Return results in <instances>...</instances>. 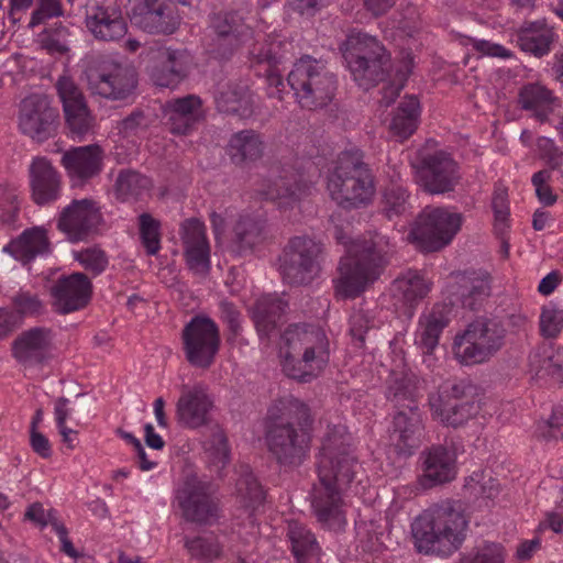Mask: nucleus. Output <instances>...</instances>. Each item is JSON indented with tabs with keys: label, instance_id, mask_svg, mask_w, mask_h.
I'll return each instance as SVG.
<instances>
[{
	"label": "nucleus",
	"instance_id": "obj_12",
	"mask_svg": "<svg viewBox=\"0 0 563 563\" xmlns=\"http://www.w3.org/2000/svg\"><path fill=\"white\" fill-rule=\"evenodd\" d=\"M181 344L186 361L194 367L207 369L220 350V329L210 317L197 314L183 328Z\"/></svg>",
	"mask_w": 563,
	"mask_h": 563
},
{
	"label": "nucleus",
	"instance_id": "obj_13",
	"mask_svg": "<svg viewBox=\"0 0 563 563\" xmlns=\"http://www.w3.org/2000/svg\"><path fill=\"white\" fill-rule=\"evenodd\" d=\"M463 217L441 207H426L415 221L410 236L427 252L446 246L462 225Z\"/></svg>",
	"mask_w": 563,
	"mask_h": 563
},
{
	"label": "nucleus",
	"instance_id": "obj_29",
	"mask_svg": "<svg viewBox=\"0 0 563 563\" xmlns=\"http://www.w3.org/2000/svg\"><path fill=\"white\" fill-rule=\"evenodd\" d=\"M165 112L169 131L173 134L190 133L203 118L202 101L195 95L170 100L166 103Z\"/></svg>",
	"mask_w": 563,
	"mask_h": 563
},
{
	"label": "nucleus",
	"instance_id": "obj_48",
	"mask_svg": "<svg viewBox=\"0 0 563 563\" xmlns=\"http://www.w3.org/2000/svg\"><path fill=\"white\" fill-rule=\"evenodd\" d=\"M490 284L485 278H464L460 285L459 299L464 308L475 311L490 296Z\"/></svg>",
	"mask_w": 563,
	"mask_h": 563
},
{
	"label": "nucleus",
	"instance_id": "obj_46",
	"mask_svg": "<svg viewBox=\"0 0 563 563\" xmlns=\"http://www.w3.org/2000/svg\"><path fill=\"white\" fill-rule=\"evenodd\" d=\"M410 194L401 183L391 181L383 192L382 210L389 219L405 214L410 209Z\"/></svg>",
	"mask_w": 563,
	"mask_h": 563
},
{
	"label": "nucleus",
	"instance_id": "obj_25",
	"mask_svg": "<svg viewBox=\"0 0 563 563\" xmlns=\"http://www.w3.org/2000/svg\"><path fill=\"white\" fill-rule=\"evenodd\" d=\"M420 483L424 488L449 483L456 475V456L443 444H433L420 454Z\"/></svg>",
	"mask_w": 563,
	"mask_h": 563
},
{
	"label": "nucleus",
	"instance_id": "obj_5",
	"mask_svg": "<svg viewBox=\"0 0 563 563\" xmlns=\"http://www.w3.org/2000/svg\"><path fill=\"white\" fill-rule=\"evenodd\" d=\"M327 190L343 209L367 207L375 195V177L358 148L341 152L327 176Z\"/></svg>",
	"mask_w": 563,
	"mask_h": 563
},
{
	"label": "nucleus",
	"instance_id": "obj_18",
	"mask_svg": "<svg viewBox=\"0 0 563 563\" xmlns=\"http://www.w3.org/2000/svg\"><path fill=\"white\" fill-rule=\"evenodd\" d=\"M101 222L102 213L93 199H74L60 211L57 229L70 242H80L96 234Z\"/></svg>",
	"mask_w": 563,
	"mask_h": 563
},
{
	"label": "nucleus",
	"instance_id": "obj_30",
	"mask_svg": "<svg viewBox=\"0 0 563 563\" xmlns=\"http://www.w3.org/2000/svg\"><path fill=\"white\" fill-rule=\"evenodd\" d=\"M187 74V55L178 49L161 51L150 69L154 85L163 88L176 87Z\"/></svg>",
	"mask_w": 563,
	"mask_h": 563
},
{
	"label": "nucleus",
	"instance_id": "obj_41",
	"mask_svg": "<svg viewBox=\"0 0 563 563\" xmlns=\"http://www.w3.org/2000/svg\"><path fill=\"white\" fill-rule=\"evenodd\" d=\"M419 115V100L415 96L406 97L393 114L389 131L399 141L407 140L417 130Z\"/></svg>",
	"mask_w": 563,
	"mask_h": 563
},
{
	"label": "nucleus",
	"instance_id": "obj_53",
	"mask_svg": "<svg viewBox=\"0 0 563 563\" xmlns=\"http://www.w3.org/2000/svg\"><path fill=\"white\" fill-rule=\"evenodd\" d=\"M11 302L18 319L24 317H40L45 312V305L40 296L30 290H19L12 296Z\"/></svg>",
	"mask_w": 563,
	"mask_h": 563
},
{
	"label": "nucleus",
	"instance_id": "obj_15",
	"mask_svg": "<svg viewBox=\"0 0 563 563\" xmlns=\"http://www.w3.org/2000/svg\"><path fill=\"white\" fill-rule=\"evenodd\" d=\"M59 125L58 110L44 95H31L23 99L19 112V128L24 135L37 142L53 137Z\"/></svg>",
	"mask_w": 563,
	"mask_h": 563
},
{
	"label": "nucleus",
	"instance_id": "obj_49",
	"mask_svg": "<svg viewBox=\"0 0 563 563\" xmlns=\"http://www.w3.org/2000/svg\"><path fill=\"white\" fill-rule=\"evenodd\" d=\"M150 187V179L137 172L121 170L115 180V192L121 200L137 198Z\"/></svg>",
	"mask_w": 563,
	"mask_h": 563
},
{
	"label": "nucleus",
	"instance_id": "obj_59",
	"mask_svg": "<svg viewBox=\"0 0 563 563\" xmlns=\"http://www.w3.org/2000/svg\"><path fill=\"white\" fill-rule=\"evenodd\" d=\"M76 260L93 276L100 275L108 266L107 254L97 247H88L78 252Z\"/></svg>",
	"mask_w": 563,
	"mask_h": 563
},
{
	"label": "nucleus",
	"instance_id": "obj_42",
	"mask_svg": "<svg viewBox=\"0 0 563 563\" xmlns=\"http://www.w3.org/2000/svg\"><path fill=\"white\" fill-rule=\"evenodd\" d=\"M288 538L298 563H318L321 549L308 528L298 522H291L288 527Z\"/></svg>",
	"mask_w": 563,
	"mask_h": 563
},
{
	"label": "nucleus",
	"instance_id": "obj_60",
	"mask_svg": "<svg viewBox=\"0 0 563 563\" xmlns=\"http://www.w3.org/2000/svg\"><path fill=\"white\" fill-rule=\"evenodd\" d=\"M64 14L60 0H37L35 10L32 12L29 27L33 29L47 20Z\"/></svg>",
	"mask_w": 563,
	"mask_h": 563
},
{
	"label": "nucleus",
	"instance_id": "obj_44",
	"mask_svg": "<svg viewBox=\"0 0 563 563\" xmlns=\"http://www.w3.org/2000/svg\"><path fill=\"white\" fill-rule=\"evenodd\" d=\"M238 475L235 483L236 497L243 507L257 509L265 500V490L249 465L241 464Z\"/></svg>",
	"mask_w": 563,
	"mask_h": 563
},
{
	"label": "nucleus",
	"instance_id": "obj_23",
	"mask_svg": "<svg viewBox=\"0 0 563 563\" xmlns=\"http://www.w3.org/2000/svg\"><path fill=\"white\" fill-rule=\"evenodd\" d=\"M91 291V282L85 274L60 276L51 288L53 306L62 314L82 309L88 303Z\"/></svg>",
	"mask_w": 563,
	"mask_h": 563
},
{
	"label": "nucleus",
	"instance_id": "obj_63",
	"mask_svg": "<svg viewBox=\"0 0 563 563\" xmlns=\"http://www.w3.org/2000/svg\"><path fill=\"white\" fill-rule=\"evenodd\" d=\"M537 147L541 158L547 161L551 169H556L563 164V152L560 151L552 139L539 137L537 140Z\"/></svg>",
	"mask_w": 563,
	"mask_h": 563
},
{
	"label": "nucleus",
	"instance_id": "obj_45",
	"mask_svg": "<svg viewBox=\"0 0 563 563\" xmlns=\"http://www.w3.org/2000/svg\"><path fill=\"white\" fill-rule=\"evenodd\" d=\"M234 242L240 251L252 250L266 239L265 221L258 217L241 216L234 229Z\"/></svg>",
	"mask_w": 563,
	"mask_h": 563
},
{
	"label": "nucleus",
	"instance_id": "obj_40",
	"mask_svg": "<svg viewBox=\"0 0 563 563\" xmlns=\"http://www.w3.org/2000/svg\"><path fill=\"white\" fill-rule=\"evenodd\" d=\"M552 42L553 31L543 21L526 22L518 33L521 49L536 56L548 54Z\"/></svg>",
	"mask_w": 563,
	"mask_h": 563
},
{
	"label": "nucleus",
	"instance_id": "obj_8",
	"mask_svg": "<svg viewBox=\"0 0 563 563\" xmlns=\"http://www.w3.org/2000/svg\"><path fill=\"white\" fill-rule=\"evenodd\" d=\"M506 329L498 318H477L454 339L455 357L464 365L479 364L493 357L505 344Z\"/></svg>",
	"mask_w": 563,
	"mask_h": 563
},
{
	"label": "nucleus",
	"instance_id": "obj_61",
	"mask_svg": "<svg viewBox=\"0 0 563 563\" xmlns=\"http://www.w3.org/2000/svg\"><path fill=\"white\" fill-rule=\"evenodd\" d=\"M180 238L184 247L208 243L205 224L195 218L187 219L181 224Z\"/></svg>",
	"mask_w": 563,
	"mask_h": 563
},
{
	"label": "nucleus",
	"instance_id": "obj_39",
	"mask_svg": "<svg viewBox=\"0 0 563 563\" xmlns=\"http://www.w3.org/2000/svg\"><path fill=\"white\" fill-rule=\"evenodd\" d=\"M386 398L397 411L419 407L415 376L406 372H393L387 379Z\"/></svg>",
	"mask_w": 563,
	"mask_h": 563
},
{
	"label": "nucleus",
	"instance_id": "obj_20",
	"mask_svg": "<svg viewBox=\"0 0 563 563\" xmlns=\"http://www.w3.org/2000/svg\"><path fill=\"white\" fill-rule=\"evenodd\" d=\"M131 22L148 34H173L179 18L169 0H139L131 10Z\"/></svg>",
	"mask_w": 563,
	"mask_h": 563
},
{
	"label": "nucleus",
	"instance_id": "obj_37",
	"mask_svg": "<svg viewBox=\"0 0 563 563\" xmlns=\"http://www.w3.org/2000/svg\"><path fill=\"white\" fill-rule=\"evenodd\" d=\"M288 302L276 294L262 296L253 308V319L261 336H269L276 329Z\"/></svg>",
	"mask_w": 563,
	"mask_h": 563
},
{
	"label": "nucleus",
	"instance_id": "obj_34",
	"mask_svg": "<svg viewBox=\"0 0 563 563\" xmlns=\"http://www.w3.org/2000/svg\"><path fill=\"white\" fill-rule=\"evenodd\" d=\"M518 102L521 109L530 111L540 122H545L560 106L559 98L550 89L539 84L525 85L519 91Z\"/></svg>",
	"mask_w": 563,
	"mask_h": 563
},
{
	"label": "nucleus",
	"instance_id": "obj_36",
	"mask_svg": "<svg viewBox=\"0 0 563 563\" xmlns=\"http://www.w3.org/2000/svg\"><path fill=\"white\" fill-rule=\"evenodd\" d=\"M308 189L307 183L299 175L291 174L271 181L262 190V195L265 199L276 201L279 208L286 209L297 203L307 194Z\"/></svg>",
	"mask_w": 563,
	"mask_h": 563
},
{
	"label": "nucleus",
	"instance_id": "obj_24",
	"mask_svg": "<svg viewBox=\"0 0 563 563\" xmlns=\"http://www.w3.org/2000/svg\"><path fill=\"white\" fill-rule=\"evenodd\" d=\"M103 150L97 145L71 147L62 156V165L74 186H84L103 168Z\"/></svg>",
	"mask_w": 563,
	"mask_h": 563
},
{
	"label": "nucleus",
	"instance_id": "obj_33",
	"mask_svg": "<svg viewBox=\"0 0 563 563\" xmlns=\"http://www.w3.org/2000/svg\"><path fill=\"white\" fill-rule=\"evenodd\" d=\"M3 251L26 264L37 255L47 254L49 252V241L46 231L35 227L24 230L16 239L7 244Z\"/></svg>",
	"mask_w": 563,
	"mask_h": 563
},
{
	"label": "nucleus",
	"instance_id": "obj_51",
	"mask_svg": "<svg viewBox=\"0 0 563 563\" xmlns=\"http://www.w3.org/2000/svg\"><path fill=\"white\" fill-rule=\"evenodd\" d=\"M534 437L542 442H558L563 439V407L552 409L549 418L540 420L534 429Z\"/></svg>",
	"mask_w": 563,
	"mask_h": 563
},
{
	"label": "nucleus",
	"instance_id": "obj_4",
	"mask_svg": "<svg viewBox=\"0 0 563 563\" xmlns=\"http://www.w3.org/2000/svg\"><path fill=\"white\" fill-rule=\"evenodd\" d=\"M466 527L457 503L445 500L433 505L411 523L415 548L419 553L450 555L462 544Z\"/></svg>",
	"mask_w": 563,
	"mask_h": 563
},
{
	"label": "nucleus",
	"instance_id": "obj_21",
	"mask_svg": "<svg viewBox=\"0 0 563 563\" xmlns=\"http://www.w3.org/2000/svg\"><path fill=\"white\" fill-rule=\"evenodd\" d=\"M54 332L34 327L21 332L12 343L13 357L24 367L43 365L52 357Z\"/></svg>",
	"mask_w": 563,
	"mask_h": 563
},
{
	"label": "nucleus",
	"instance_id": "obj_16",
	"mask_svg": "<svg viewBox=\"0 0 563 563\" xmlns=\"http://www.w3.org/2000/svg\"><path fill=\"white\" fill-rule=\"evenodd\" d=\"M210 52L229 58L252 35L251 27L236 11H221L210 18Z\"/></svg>",
	"mask_w": 563,
	"mask_h": 563
},
{
	"label": "nucleus",
	"instance_id": "obj_57",
	"mask_svg": "<svg viewBox=\"0 0 563 563\" xmlns=\"http://www.w3.org/2000/svg\"><path fill=\"white\" fill-rule=\"evenodd\" d=\"M186 263L196 274L207 273L210 268L209 243L184 247Z\"/></svg>",
	"mask_w": 563,
	"mask_h": 563
},
{
	"label": "nucleus",
	"instance_id": "obj_26",
	"mask_svg": "<svg viewBox=\"0 0 563 563\" xmlns=\"http://www.w3.org/2000/svg\"><path fill=\"white\" fill-rule=\"evenodd\" d=\"M424 423L419 407L398 410L393 420L390 441L398 454L411 455L422 440Z\"/></svg>",
	"mask_w": 563,
	"mask_h": 563
},
{
	"label": "nucleus",
	"instance_id": "obj_17",
	"mask_svg": "<svg viewBox=\"0 0 563 563\" xmlns=\"http://www.w3.org/2000/svg\"><path fill=\"white\" fill-rule=\"evenodd\" d=\"M418 177L424 191L431 195H443L455 190L462 174L459 163L451 154L438 151L423 156Z\"/></svg>",
	"mask_w": 563,
	"mask_h": 563
},
{
	"label": "nucleus",
	"instance_id": "obj_50",
	"mask_svg": "<svg viewBox=\"0 0 563 563\" xmlns=\"http://www.w3.org/2000/svg\"><path fill=\"white\" fill-rule=\"evenodd\" d=\"M64 111L66 126L74 139L81 140L93 126V117L87 103Z\"/></svg>",
	"mask_w": 563,
	"mask_h": 563
},
{
	"label": "nucleus",
	"instance_id": "obj_38",
	"mask_svg": "<svg viewBox=\"0 0 563 563\" xmlns=\"http://www.w3.org/2000/svg\"><path fill=\"white\" fill-rule=\"evenodd\" d=\"M430 291V284L417 271L409 269L391 284L393 297L405 306L413 307Z\"/></svg>",
	"mask_w": 563,
	"mask_h": 563
},
{
	"label": "nucleus",
	"instance_id": "obj_6",
	"mask_svg": "<svg viewBox=\"0 0 563 563\" xmlns=\"http://www.w3.org/2000/svg\"><path fill=\"white\" fill-rule=\"evenodd\" d=\"M312 422L307 405L296 400L282 416L272 419L266 430L268 451L283 466H299L308 455Z\"/></svg>",
	"mask_w": 563,
	"mask_h": 563
},
{
	"label": "nucleus",
	"instance_id": "obj_10",
	"mask_svg": "<svg viewBox=\"0 0 563 563\" xmlns=\"http://www.w3.org/2000/svg\"><path fill=\"white\" fill-rule=\"evenodd\" d=\"M325 246L308 235L291 238L279 257L283 280L291 286L310 284L322 269Z\"/></svg>",
	"mask_w": 563,
	"mask_h": 563
},
{
	"label": "nucleus",
	"instance_id": "obj_28",
	"mask_svg": "<svg viewBox=\"0 0 563 563\" xmlns=\"http://www.w3.org/2000/svg\"><path fill=\"white\" fill-rule=\"evenodd\" d=\"M214 101L218 111L245 119L253 114L254 100L247 85L241 80H228L217 87Z\"/></svg>",
	"mask_w": 563,
	"mask_h": 563
},
{
	"label": "nucleus",
	"instance_id": "obj_19",
	"mask_svg": "<svg viewBox=\"0 0 563 563\" xmlns=\"http://www.w3.org/2000/svg\"><path fill=\"white\" fill-rule=\"evenodd\" d=\"M214 409V399L205 384L184 385L175 417L181 427L195 430L212 424Z\"/></svg>",
	"mask_w": 563,
	"mask_h": 563
},
{
	"label": "nucleus",
	"instance_id": "obj_32",
	"mask_svg": "<svg viewBox=\"0 0 563 563\" xmlns=\"http://www.w3.org/2000/svg\"><path fill=\"white\" fill-rule=\"evenodd\" d=\"M264 153V141L258 132L252 129L242 130L231 135L227 154L236 166H246L258 161Z\"/></svg>",
	"mask_w": 563,
	"mask_h": 563
},
{
	"label": "nucleus",
	"instance_id": "obj_47",
	"mask_svg": "<svg viewBox=\"0 0 563 563\" xmlns=\"http://www.w3.org/2000/svg\"><path fill=\"white\" fill-rule=\"evenodd\" d=\"M360 71L349 68L360 87L368 89L385 80L390 70V58H366Z\"/></svg>",
	"mask_w": 563,
	"mask_h": 563
},
{
	"label": "nucleus",
	"instance_id": "obj_9",
	"mask_svg": "<svg viewBox=\"0 0 563 563\" xmlns=\"http://www.w3.org/2000/svg\"><path fill=\"white\" fill-rule=\"evenodd\" d=\"M431 416L454 429L464 426L479 410L475 386L466 380H446L428 398Z\"/></svg>",
	"mask_w": 563,
	"mask_h": 563
},
{
	"label": "nucleus",
	"instance_id": "obj_58",
	"mask_svg": "<svg viewBox=\"0 0 563 563\" xmlns=\"http://www.w3.org/2000/svg\"><path fill=\"white\" fill-rule=\"evenodd\" d=\"M563 328V310L553 305L543 307L540 316V331L545 338L556 336Z\"/></svg>",
	"mask_w": 563,
	"mask_h": 563
},
{
	"label": "nucleus",
	"instance_id": "obj_3",
	"mask_svg": "<svg viewBox=\"0 0 563 563\" xmlns=\"http://www.w3.org/2000/svg\"><path fill=\"white\" fill-rule=\"evenodd\" d=\"M283 372L300 383L317 378L330 362V342L322 328L290 324L282 334Z\"/></svg>",
	"mask_w": 563,
	"mask_h": 563
},
{
	"label": "nucleus",
	"instance_id": "obj_64",
	"mask_svg": "<svg viewBox=\"0 0 563 563\" xmlns=\"http://www.w3.org/2000/svg\"><path fill=\"white\" fill-rule=\"evenodd\" d=\"M460 563H504V548L497 543L486 544L475 555L465 556Z\"/></svg>",
	"mask_w": 563,
	"mask_h": 563
},
{
	"label": "nucleus",
	"instance_id": "obj_62",
	"mask_svg": "<svg viewBox=\"0 0 563 563\" xmlns=\"http://www.w3.org/2000/svg\"><path fill=\"white\" fill-rule=\"evenodd\" d=\"M551 173L548 169H542L533 174L531 183L536 188V195L539 201L544 206H552L556 202L558 196L553 194L552 188L549 186Z\"/></svg>",
	"mask_w": 563,
	"mask_h": 563
},
{
	"label": "nucleus",
	"instance_id": "obj_14",
	"mask_svg": "<svg viewBox=\"0 0 563 563\" xmlns=\"http://www.w3.org/2000/svg\"><path fill=\"white\" fill-rule=\"evenodd\" d=\"M175 503L186 521L210 523L218 517V503L209 483L196 475H187L175 490Z\"/></svg>",
	"mask_w": 563,
	"mask_h": 563
},
{
	"label": "nucleus",
	"instance_id": "obj_11",
	"mask_svg": "<svg viewBox=\"0 0 563 563\" xmlns=\"http://www.w3.org/2000/svg\"><path fill=\"white\" fill-rule=\"evenodd\" d=\"M88 89L111 100H126L137 87V74L133 66L112 59H102L85 70Z\"/></svg>",
	"mask_w": 563,
	"mask_h": 563
},
{
	"label": "nucleus",
	"instance_id": "obj_52",
	"mask_svg": "<svg viewBox=\"0 0 563 563\" xmlns=\"http://www.w3.org/2000/svg\"><path fill=\"white\" fill-rule=\"evenodd\" d=\"M185 547L191 558L197 560L212 561L222 553V548L213 534L186 539Z\"/></svg>",
	"mask_w": 563,
	"mask_h": 563
},
{
	"label": "nucleus",
	"instance_id": "obj_43",
	"mask_svg": "<svg viewBox=\"0 0 563 563\" xmlns=\"http://www.w3.org/2000/svg\"><path fill=\"white\" fill-rule=\"evenodd\" d=\"M529 361L538 376L548 375L563 383V346L542 345L530 354Z\"/></svg>",
	"mask_w": 563,
	"mask_h": 563
},
{
	"label": "nucleus",
	"instance_id": "obj_7",
	"mask_svg": "<svg viewBox=\"0 0 563 563\" xmlns=\"http://www.w3.org/2000/svg\"><path fill=\"white\" fill-rule=\"evenodd\" d=\"M287 82L299 106L308 110L327 107L338 89L335 74L330 71L323 62L308 55L294 64Z\"/></svg>",
	"mask_w": 563,
	"mask_h": 563
},
{
	"label": "nucleus",
	"instance_id": "obj_27",
	"mask_svg": "<svg viewBox=\"0 0 563 563\" xmlns=\"http://www.w3.org/2000/svg\"><path fill=\"white\" fill-rule=\"evenodd\" d=\"M32 200L38 206L56 201L62 192V176L46 157H35L29 167Z\"/></svg>",
	"mask_w": 563,
	"mask_h": 563
},
{
	"label": "nucleus",
	"instance_id": "obj_1",
	"mask_svg": "<svg viewBox=\"0 0 563 563\" xmlns=\"http://www.w3.org/2000/svg\"><path fill=\"white\" fill-rule=\"evenodd\" d=\"M316 466L318 482L311 488V507L320 523L340 529L345 525L342 495L360 468L353 454L352 437L344 426L328 427Z\"/></svg>",
	"mask_w": 563,
	"mask_h": 563
},
{
	"label": "nucleus",
	"instance_id": "obj_2",
	"mask_svg": "<svg viewBox=\"0 0 563 563\" xmlns=\"http://www.w3.org/2000/svg\"><path fill=\"white\" fill-rule=\"evenodd\" d=\"M349 229V224L333 228L335 241L347 246V252L352 255L340 261V276L335 280V290L343 298H355L365 290L368 284L378 278L389 262L394 245L388 236L378 232L354 242Z\"/></svg>",
	"mask_w": 563,
	"mask_h": 563
},
{
	"label": "nucleus",
	"instance_id": "obj_22",
	"mask_svg": "<svg viewBox=\"0 0 563 563\" xmlns=\"http://www.w3.org/2000/svg\"><path fill=\"white\" fill-rule=\"evenodd\" d=\"M86 27L98 41L114 42L128 32V23L115 3L95 2L87 8Z\"/></svg>",
	"mask_w": 563,
	"mask_h": 563
},
{
	"label": "nucleus",
	"instance_id": "obj_31",
	"mask_svg": "<svg viewBox=\"0 0 563 563\" xmlns=\"http://www.w3.org/2000/svg\"><path fill=\"white\" fill-rule=\"evenodd\" d=\"M343 58L349 68L360 71L366 58H390L386 48L379 41L363 32H351L341 46Z\"/></svg>",
	"mask_w": 563,
	"mask_h": 563
},
{
	"label": "nucleus",
	"instance_id": "obj_55",
	"mask_svg": "<svg viewBox=\"0 0 563 563\" xmlns=\"http://www.w3.org/2000/svg\"><path fill=\"white\" fill-rule=\"evenodd\" d=\"M55 88L63 104V110L87 103L82 91L70 77H59Z\"/></svg>",
	"mask_w": 563,
	"mask_h": 563
},
{
	"label": "nucleus",
	"instance_id": "obj_56",
	"mask_svg": "<svg viewBox=\"0 0 563 563\" xmlns=\"http://www.w3.org/2000/svg\"><path fill=\"white\" fill-rule=\"evenodd\" d=\"M206 427L210 430L208 449L212 452V455L218 462L222 463L223 465L227 464L229 461L230 448L223 429L214 421L211 426Z\"/></svg>",
	"mask_w": 563,
	"mask_h": 563
},
{
	"label": "nucleus",
	"instance_id": "obj_35",
	"mask_svg": "<svg viewBox=\"0 0 563 563\" xmlns=\"http://www.w3.org/2000/svg\"><path fill=\"white\" fill-rule=\"evenodd\" d=\"M450 313L446 305H434L419 318V344L423 353H432L438 346L442 331L449 325Z\"/></svg>",
	"mask_w": 563,
	"mask_h": 563
},
{
	"label": "nucleus",
	"instance_id": "obj_54",
	"mask_svg": "<svg viewBox=\"0 0 563 563\" xmlns=\"http://www.w3.org/2000/svg\"><path fill=\"white\" fill-rule=\"evenodd\" d=\"M140 239L147 255H156L161 250V223L150 213L139 217Z\"/></svg>",
	"mask_w": 563,
	"mask_h": 563
}]
</instances>
